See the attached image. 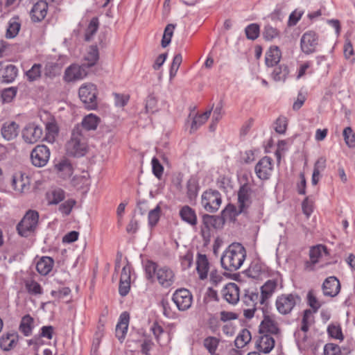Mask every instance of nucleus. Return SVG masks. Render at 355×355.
I'll return each instance as SVG.
<instances>
[{
    "mask_svg": "<svg viewBox=\"0 0 355 355\" xmlns=\"http://www.w3.org/2000/svg\"><path fill=\"white\" fill-rule=\"evenodd\" d=\"M1 131L3 137L8 141H10L17 137L19 125L15 121H8L3 124Z\"/></svg>",
    "mask_w": 355,
    "mask_h": 355,
    "instance_id": "a878e982",
    "label": "nucleus"
},
{
    "mask_svg": "<svg viewBox=\"0 0 355 355\" xmlns=\"http://www.w3.org/2000/svg\"><path fill=\"white\" fill-rule=\"evenodd\" d=\"M152 168L153 174L157 178H160L162 175L164 168L160 164L157 158L153 157L152 159Z\"/></svg>",
    "mask_w": 355,
    "mask_h": 355,
    "instance_id": "0e129e2a",
    "label": "nucleus"
},
{
    "mask_svg": "<svg viewBox=\"0 0 355 355\" xmlns=\"http://www.w3.org/2000/svg\"><path fill=\"white\" fill-rule=\"evenodd\" d=\"M343 137L346 144L349 148L355 146V133L350 127H347L343 130Z\"/></svg>",
    "mask_w": 355,
    "mask_h": 355,
    "instance_id": "3c124183",
    "label": "nucleus"
},
{
    "mask_svg": "<svg viewBox=\"0 0 355 355\" xmlns=\"http://www.w3.org/2000/svg\"><path fill=\"white\" fill-rule=\"evenodd\" d=\"M157 101L155 97L153 96H148L146 101V112L147 113H155L157 112Z\"/></svg>",
    "mask_w": 355,
    "mask_h": 355,
    "instance_id": "13d9d810",
    "label": "nucleus"
},
{
    "mask_svg": "<svg viewBox=\"0 0 355 355\" xmlns=\"http://www.w3.org/2000/svg\"><path fill=\"white\" fill-rule=\"evenodd\" d=\"M64 198V192L62 189H55L52 191L49 197L50 204H58Z\"/></svg>",
    "mask_w": 355,
    "mask_h": 355,
    "instance_id": "4d7b16f0",
    "label": "nucleus"
},
{
    "mask_svg": "<svg viewBox=\"0 0 355 355\" xmlns=\"http://www.w3.org/2000/svg\"><path fill=\"white\" fill-rule=\"evenodd\" d=\"M58 171L64 172L66 174H70L71 172V166L67 159H62L55 166Z\"/></svg>",
    "mask_w": 355,
    "mask_h": 355,
    "instance_id": "69168bd1",
    "label": "nucleus"
},
{
    "mask_svg": "<svg viewBox=\"0 0 355 355\" xmlns=\"http://www.w3.org/2000/svg\"><path fill=\"white\" fill-rule=\"evenodd\" d=\"M219 220L218 218L214 216L205 214L202 217V223L205 227L209 230L210 227H216V223Z\"/></svg>",
    "mask_w": 355,
    "mask_h": 355,
    "instance_id": "680f3d73",
    "label": "nucleus"
},
{
    "mask_svg": "<svg viewBox=\"0 0 355 355\" xmlns=\"http://www.w3.org/2000/svg\"><path fill=\"white\" fill-rule=\"evenodd\" d=\"M223 298L228 303L236 304L239 300V288L235 283L227 284L222 290Z\"/></svg>",
    "mask_w": 355,
    "mask_h": 355,
    "instance_id": "a211bd4d",
    "label": "nucleus"
},
{
    "mask_svg": "<svg viewBox=\"0 0 355 355\" xmlns=\"http://www.w3.org/2000/svg\"><path fill=\"white\" fill-rule=\"evenodd\" d=\"M12 186L16 191L20 193H26L31 189L30 178L23 173L15 174L12 177Z\"/></svg>",
    "mask_w": 355,
    "mask_h": 355,
    "instance_id": "4468645a",
    "label": "nucleus"
},
{
    "mask_svg": "<svg viewBox=\"0 0 355 355\" xmlns=\"http://www.w3.org/2000/svg\"><path fill=\"white\" fill-rule=\"evenodd\" d=\"M42 134V128L33 123L27 124L22 130V137L28 144H35L38 141Z\"/></svg>",
    "mask_w": 355,
    "mask_h": 355,
    "instance_id": "9b49d317",
    "label": "nucleus"
},
{
    "mask_svg": "<svg viewBox=\"0 0 355 355\" xmlns=\"http://www.w3.org/2000/svg\"><path fill=\"white\" fill-rule=\"evenodd\" d=\"M279 32L278 30L275 28H273L272 26L268 25L266 26L263 32V36L265 40L268 41H271L274 40L275 38L279 37Z\"/></svg>",
    "mask_w": 355,
    "mask_h": 355,
    "instance_id": "603ef678",
    "label": "nucleus"
},
{
    "mask_svg": "<svg viewBox=\"0 0 355 355\" xmlns=\"http://www.w3.org/2000/svg\"><path fill=\"white\" fill-rule=\"evenodd\" d=\"M17 68L11 64L5 65L0 62V78L2 82L12 83L17 76Z\"/></svg>",
    "mask_w": 355,
    "mask_h": 355,
    "instance_id": "4be33fe9",
    "label": "nucleus"
},
{
    "mask_svg": "<svg viewBox=\"0 0 355 355\" xmlns=\"http://www.w3.org/2000/svg\"><path fill=\"white\" fill-rule=\"evenodd\" d=\"M42 64H34L32 67L26 71V75L27 79L33 82L38 80L41 77L42 74Z\"/></svg>",
    "mask_w": 355,
    "mask_h": 355,
    "instance_id": "c03bdc74",
    "label": "nucleus"
},
{
    "mask_svg": "<svg viewBox=\"0 0 355 355\" xmlns=\"http://www.w3.org/2000/svg\"><path fill=\"white\" fill-rule=\"evenodd\" d=\"M279 332L277 322L270 316H265L260 324L259 333L261 334L277 335Z\"/></svg>",
    "mask_w": 355,
    "mask_h": 355,
    "instance_id": "b1692460",
    "label": "nucleus"
},
{
    "mask_svg": "<svg viewBox=\"0 0 355 355\" xmlns=\"http://www.w3.org/2000/svg\"><path fill=\"white\" fill-rule=\"evenodd\" d=\"M157 279L163 287L171 286L175 281L174 272L166 266L159 267L157 271Z\"/></svg>",
    "mask_w": 355,
    "mask_h": 355,
    "instance_id": "6ab92c4d",
    "label": "nucleus"
},
{
    "mask_svg": "<svg viewBox=\"0 0 355 355\" xmlns=\"http://www.w3.org/2000/svg\"><path fill=\"white\" fill-rule=\"evenodd\" d=\"M75 204L76 201L74 200H67L60 205L59 210L63 214L69 215Z\"/></svg>",
    "mask_w": 355,
    "mask_h": 355,
    "instance_id": "e2e57ef3",
    "label": "nucleus"
},
{
    "mask_svg": "<svg viewBox=\"0 0 355 355\" xmlns=\"http://www.w3.org/2000/svg\"><path fill=\"white\" fill-rule=\"evenodd\" d=\"M158 266L153 261H148L146 262L145 266V270L146 273V277L148 279H150L153 277L154 275L157 277V271L159 270Z\"/></svg>",
    "mask_w": 355,
    "mask_h": 355,
    "instance_id": "5fc2aeb1",
    "label": "nucleus"
},
{
    "mask_svg": "<svg viewBox=\"0 0 355 355\" xmlns=\"http://www.w3.org/2000/svg\"><path fill=\"white\" fill-rule=\"evenodd\" d=\"M318 46V36L313 31L304 33L300 40V47L302 51L309 55L316 51Z\"/></svg>",
    "mask_w": 355,
    "mask_h": 355,
    "instance_id": "9d476101",
    "label": "nucleus"
},
{
    "mask_svg": "<svg viewBox=\"0 0 355 355\" xmlns=\"http://www.w3.org/2000/svg\"><path fill=\"white\" fill-rule=\"evenodd\" d=\"M196 270L200 279L207 277L209 263L205 254H199L196 260Z\"/></svg>",
    "mask_w": 355,
    "mask_h": 355,
    "instance_id": "cd10ccee",
    "label": "nucleus"
},
{
    "mask_svg": "<svg viewBox=\"0 0 355 355\" xmlns=\"http://www.w3.org/2000/svg\"><path fill=\"white\" fill-rule=\"evenodd\" d=\"M18 341L19 335L16 331L3 334L0 337V348L3 351H10L16 347Z\"/></svg>",
    "mask_w": 355,
    "mask_h": 355,
    "instance_id": "dca6fc26",
    "label": "nucleus"
},
{
    "mask_svg": "<svg viewBox=\"0 0 355 355\" xmlns=\"http://www.w3.org/2000/svg\"><path fill=\"white\" fill-rule=\"evenodd\" d=\"M245 257V248L239 243H233L223 253L221 266L225 270L236 271L241 267Z\"/></svg>",
    "mask_w": 355,
    "mask_h": 355,
    "instance_id": "f257e3e1",
    "label": "nucleus"
},
{
    "mask_svg": "<svg viewBox=\"0 0 355 355\" xmlns=\"http://www.w3.org/2000/svg\"><path fill=\"white\" fill-rule=\"evenodd\" d=\"M175 27V26L172 24L166 26L162 40V46L163 48L166 47L170 44Z\"/></svg>",
    "mask_w": 355,
    "mask_h": 355,
    "instance_id": "a18cd8bd",
    "label": "nucleus"
},
{
    "mask_svg": "<svg viewBox=\"0 0 355 355\" xmlns=\"http://www.w3.org/2000/svg\"><path fill=\"white\" fill-rule=\"evenodd\" d=\"M219 342L220 340L218 338L214 336H209L204 340L203 345L211 355H214Z\"/></svg>",
    "mask_w": 355,
    "mask_h": 355,
    "instance_id": "a19ab883",
    "label": "nucleus"
},
{
    "mask_svg": "<svg viewBox=\"0 0 355 355\" xmlns=\"http://www.w3.org/2000/svg\"><path fill=\"white\" fill-rule=\"evenodd\" d=\"M87 74L85 64L81 66L72 64L67 67L64 72V79L67 82L75 81L84 78Z\"/></svg>",
    "mask_w": 355,
    "mask_h": 355,
    "instance_id": "ddd939ff",
    "label": "nucleus"
},
{
    "mask_svg": "<svg viewBox=\"0 0 355 355\" xmlns=\"http://www.w3.org/2000/svg\"><path fill=\"white\" fill-rule=\"evenodd\" d=\"M272 171V159L265 156L255 166V173L261 180H268Z\"/></svg>",
    "mask_w": 355,
    "mask_h": 355,
    "instance_id": "f8f14e48",
    "label": "nucleus"
},
{
    "mask_svg": "<svg viewBox=\"0 0 355 355\" xmlns=\"http://www.w3.org/2000/svg\"><path fill=\"white\" fill-rule=\"evenodd\" d=\"M307 298L309 306L314 310L315 312L317 311L320 307V304L318 302L312 291L308 293Z\"/></svg>",
    "mask_w": 355,
    "mask_h": 355,
    "instance_id": "774afa93",
    "label": "nucleus"
},
{
    "mask_svg": "<svg viewBox=\"0 0 355 355\" xmlns=\"http://www.w3.org/2000/svg\"><path fill=\"white\" fill-rule=\"evenodd\" d=\"M301 297L297 293H286L279 295L275 301V306L282 315H288L301 303Z\"/></svg>",
    "mask_w": 355,
    "mask_h": 355,
    "instance_id": "7ed1b4c3",
    "label": "nucleus"
},
{
    "mask_svg": "<svg viewBox=\"0 0 355 355\" xmlns=\"http://www.w3.org/2000/svg\"><path fill=\"white\" fill-rule=\"evenodd\" d=\"M277 284L275 280L267 281L261 288L260 304H263L272 295L277 288Z\"/></svg>",
    "mask_w": 355,
    "mask_h": 355,
    "instance_id": "7c9ffc66",
    "label": "nucleus"
},
{
    "mask_svg": "<svg viewBox=\"0 0 355 355\" xmlns=\"http://www.w3.org/2000/svg\"><path fill=\"white\" fill-rule=\"evenodd\" d=\"M48 12V3L46 1L40 0L36 2L31 10V17L34 22L42 21L46 16Z\"/></svg>",
    "mask_w": 355,
    "mask_h": 355,
    "instance_id": "f3484780",
    "label": "nucleus"
},
{
    "mask_svg": "<svg viewBox=\"0 0 355 355\" xmlns=\"http://www.w3.org/2000/svg\"><path fill=\"white\" fill-rule=\"evenodd\" d=\"M181 219L191 226H196L198 223L197 216L194 209L188 205L183 206L180 210Z\"/></svg>",
    "mask_w": 355,
    "mask_h": 355,
    "instance_id": "bb28decb",
    "label": "nucleus"
},
{
    "mask_svg": "<svg viewBox=\"0 0 355 355\" xmlns=\"http://www.w3.org/2000/svg\"><path fill=\"white\" fill-rule=\"evenodd\" d=\"M53 260L49 257H43L37 263V271L42 275H48L53 266Z\"/></svg>",
    "mask_w": 355,
    "mask_h": 355,
    "instance_id": "2f4dec72",
    "label": "nucleus"
},
{
    "mask_svg": "<svg viewBox=\"0 0 355 355\" xmlns=\"http://www.w3.org/2000/svg\"><path fill=\"white\" fill-rule=\"evenodd\" d=\"M281 58L282 53L279 49L276 46H272L266 53V64L269 67H272L279 62Z\"/></svg>",
    "mask_w": 355,
    "mask_h": 355,
    "instance_id": "c85d7f7f",
    "label": "nucleus"
},
{
    "mask_svg": "<svg viewBox=\"0 0 355 355\" xmlns=\"http://www.w3.org/2000/svg\"><path fill=\"white\" fill-rule=\"evenodd\" d=\"M182 62V57L181 54L178 53L174 56L169 71V77L171 80L176 76Z\"/></svg>",
    "mask_w": 355,
    "mask_h": 355,
    "instance_id": "09e8293b",
    "label": "nucleus"
},
{
    "mask_svg": "<svg viewBox=\"0 0 355 355\" xmlns=\"http://www.w3.org/2000/svg\"><path fill=\"white\" fill-rule=\"evenodd\" d=\"M21 28V24L17 17H12L8 21V26L6 33V37L7 38L15 37Z\"/></svg>",
    "mask_w": 355,
    "mask_h": 355,
    "instance_id": "f704fd0d",
    "label": "nucleus"
},
{
    "mask_svg": "<svg viewBox=\"0 0 355 355\" xmlns=\"http://www.w3.org/2000/svg\"><path fill=\"white\" fill-rule=\"evenodd\" d=\"M322 288L324 295L333 297L339 293L340 283L336 277L331 276L324 279Z\"/></svg>",
    "mask_w": 355,
    "mask_h": 355,
    "instance_id": "2eb2a0df",
    "label": "nucleus"
},
{
    "mask_svg": "<svg viewBox=\"0 0 355 355\" xmlns=\"http://www.w3.org/2000/svg\"><path fill=\"white\" fill-rule=\"evenodd\" d=\"M99 58L98 51L96 46H92L89 48L87 55L85 58L86 68L93 67L96 64Z\"/></svg>",
    "mask_w": 355,
    "mask_h": 355,
    "instance_id": "4c0bfd02",
    "label": "nucleus"
},
{
    "mask_svg": "<svg viewBox=\"0 0 355 355\" xmlns=\"http://www.w3.org/2000/svg\"><path fill=\"white\" fill-rule=\"evenodd\" d=\"M222 202L220 193L216 190H208L205 191L201 198V204L204 209L210 213H214L218 210Z\"/></svg>",
    "mask_w": 355,
    "mask_h": 355,
    "instance_id": "423d86ee",
    "label": "nucleus"
},
{
    "mask_svg": "<svg viewBox=\"0 0 355 355\" xmlns=\"http://www.w3.org/2000/svg\"><path fill=\"white\" fill-rule=\"evenodd\" d=\"M213 107L214 105L211 106L210 110L206 111L202 114L197 115L194 117L191 125V132L197 130L200 126H201L207 121L210 116Z\"/></svg>",
    "mask_w": 355,
    "mask_h": 355,
    "instance_id": "58836bf2",
    "label": "nucleus"
},
{
    "mask_svg": "<svg viewBox=\"0 0 355 355\" xmlns=\"http://www.w3.org/2000/svg\"><path fill=\"white\" fill-rule=\"evenodd\" d=\"M288 74V69L287 66L281 64L274 69L272 76L275 81H284L286 78Z\"/></svg>",
    "mask_w": 355,
    "mask_h": 355,
    "instance_id": "79ce46f5",
    "label": "nucleus"
},
{
    "mask_svg": "<svg viewBox=\"0 0 355 355\" xmlns=\"http://www.w3.org/2000/svg\"><path fill=\"white\" fill-rule=\"evenodd\" d=\"M324 355H341L340 347L335 344L328 343L324 348Z\"/></svg>",
    "mask_w": 355,
    "mask_h": 355,
    "instance_id": "338daca9",
    "label": "nucleus"
},
{
    "mask_svg": "<svg viewBox=\"0 0 355 355\" xmlns=\"http://www.w3.org/2000/svg\"><path fill=\"white\" fill-rule=\"evenodd\" d=\"M161 214V207L159 205L155 208L148 212V225L152 229L157 224Z\"/></svg>",
    "mask_w": 355,
    "mask_h": 355,
    "instance_id": "37998d69",
    "label": "nucleus"
},
{
    "mask_svg": "<svg viewBox=\"0 0 355 355\" xmlns=\"http://www.w3.org/2000/svg\"><path fill=\"white\" fill-rule=\"evenodd\" d=\"M287 128V119L286 117H279L275 123V130L279 134H284Z\"/></svg>",
    "mask_w": 355,
    "mask_h": 355,
    "instance_id": "052dcab7",
    "label": "nucleus"
},
{
    "mask_svg": "<svg viewBox=\"0 0 355 355\" xmlns=\"http://www.w3.org/2000/svg\"><path fill=\"white\" fill-rule=\"evenodd\" d=\"M328 334L336 339L343 340V335L341 328L339 325L331 324L327 328Z\"/></svg>",
    "mask_w": 355,
    "mask_h": 355,
    "instance_id": "864d4df0",
    "label": "nucleus"
},
{
    "mask_svg": "<svg viewBox=\"0 0 355 355\" xmlns=\"http://www.w3.org/2000/svg\"><path fill=\"white\" fill-rule=\"evenodd\" d=\"M187 196L191 200L196 197L198 190V187L196 180L191 178L188 180L187 184Z\"/></svg>",
    "mask_w": 355,
    "mask_h": 355,
    "instance_id": "8fccbe9b",
    "label": "nucleus"
},
{
    "mask_svg": "<svg viewBox=\"0 0 355 355\" xmlns=\"http://www.w3.org/2000/svg\"><path fill=\"white\" fill-rule=\"evenodd\" d=\"M78 94L87 109L94 110L96 107L97 89L95 85L92 83L83 85L79 89Z\"/></svg>",
    "mask_w": 355,
    "mask_h": 355,
    "instance_id": "39448f33",
    "label": "nucleus"
},
{
    "mask_svg": "<svg viewBox=\"0 0 355 355\" xmlns=\"http://www.w3.org/2000/svg\"><path fill=\"white\" fill-rule=\"evenodd\" d=\"M39 220V214L35 210L26 212L20 223L17 226L19 234L27 237L34 232L37 228Z\"/></svg>",
    "mask_w": 355,
    "mask_h": 355,
    "instance_id": "20e7f679",
    "label": "nucleus"
},
{
    "mask_svg": "<svg viewBox=\"0 0 355 355\" xmlns=\"http://www.w3.org/2000/svg\"><path fill=\"white\" fill-rule=\"evenodd\" d=\"M25 288L27 292L31 295H42L43 290L40 284L32 278L25 279L24 280Z\"/></svg>",
    "mask_w": 355,
    "mask_h": 355,
    "instance_id": "e433bc0d",
    "label": "nucleus"
},
{
    "mask_svg": "<svg viewBox=\"0 0 355 355\" xmlns=\"http://www.w3.org/2000/svg\"><path fill=\"white\" fill-rule=\"evenodd\" d=\"M58 135V127L54 121L46 123L45 140L49 143H53Z\"/></svg>",
    "mask_w": 355,
    "mask_h": 355,
    "instance_id": "c9c22d12",
    "label": "nucleus"
},
{
    "mask_svg": "<svg viewBox=\"0 0 355 355\" xmlns=\"http://www.w3.org/2000/svg\"><path fill=\"white\" fill-rule=\"evenodd\" d=\"M260 300L261 295H259L257 292L250 290L245 291V293L242 297V301L246 306V308L243 309V315L245 318L251 319L254 317L257 310V305L258 303H260Z\"/></svg>",
    "mask_w": 355,
    "mask_h": 355,
    "instance_id": "0eeeda50",
    "label": "nucleus"
},
{
    "mask_svg": "<svg viewBox=\"0 0 355 355\" xmlns=\"http://www.w3.org/2000/svg\"><path fill=\"white\" fill-rule=\"evenodd\" d=\"M172 300L178 309L181 311L188 310L193 303V295L187 288L177 289L172 297Z\"/></svg>",
    "mask_w": 355,
    "mask_h": 355,
    "instance_id": "6e6552de",
    "label": "nucleus"
},
{
    "mask_svg": "<svg viewBox=\"0 0 355 355\" xmlns=\"http://www.w3.org/2000/svg\"><path fill=\"white\" fill-rule=\"evenodd\" d=\"M33 323V318L27 314L21 318L19 329L25 336H28L32 333Z\"/></svg>",
    "mask_w": 355,
    "mask_h": 355,
    "instance_id": "72a5a7b5",
    "label": "nucleus"
},
{
    "mask_svg": "<svg viewBox=\"0 0 355 355\" xmlns=\"http://www.w3.org/2000/svg\"><path fill=\"white\" fill-rule=\"evenodd\" d=\"M252 193V189L248 184H245L241 187L238 192L240 211H243L251 204Z\"/></svg>",
    "mask_w": 355,
    "mask_h": 355,
    "instance_id": "aec40b11",
    "label": "nucleus"
},
{
    "mask_svg": "<svg viewBox=\"0 0 355 355\" xmlns=\"http://www.w3.org/2000/svg\"><path fill=\"white\" fill-rule=\"evenodd\" d=\"M275 339L269 334H262L256 341V348L264 354H268L275 347Z\"/></svg>",
    "mask_w": 355,
    "mask_h": 355,
    "instance_id": "412c9836",
    "label": "nucleus"
},
{
    "mask_svg": "<svg viewBox=\"0 0 355 355\" xmlns=\"http://www.w3.org/2000/svg\"><path fill=\"white\" fill-rule=\"evenodd\" d=\"M17 89L16 87H11L4 89L1 92V98L3 103H10L16 96Z\"/></svg>",
    "mask_w": 355,
    "mask_h": 355,
    "instance_id": "49530a36",
    "label": "nucleus"
},
{
    "mask_svg": "<svg viewBox=\"0 0 355 355\" xmlns=\"http://www.w3.org/2000/svg\"><path fill=\"white\" fill-rule=\"evenodd\" d=\"M98 28V20L94 17L90 21L85 33V40L89 41Z\"/></svg>",
    "mask_w": 355,
    "mask_h": 355,
    "instance_id": "de8ad7c7",
    "label": "nucleus"
},
{
    "mask_svg": "<svg viewBox=\"0 0 355 355\" xmlns=\"http://www.w3.org/2000/svg\"><path fill=\"white\" fill-rule=\"evenodd\" d=\"M327 249L322 245H318L311 248L309 252L310 260L313 264L319 262L323 257H327Z\"/></svg>",
    "mask_w": 355,
    "mask_h": 355,
    "instance_id": "473e14b6",
    "label": "nucleus"
},
{
    "mask_svg": "<svg viewBox=\"0 0 355 355\" xmlns=\"http://www.w3.org/2000/svg\"><path fill=\"white\" fill-rule=\"evenodd\" d=\"M88 150L87 138L79 125H76L71 132V139L66 144V150L69 155L83 157Z\"/></svg>",
    "mask_w": 355,
    "mask_h": 355,
    "instance_id": "f03ea898",
    "label": "nucleus"
},
{
    "mask_svg": "<svg viewBox=\"0 0 355 355\" xmlns=\"http://www.w3.org/2000/svg\"><path fill=\"white\" fill-rule=\"evenodd\" d=\"M130 288V267L128 266H125L123 268L121 274V278H120V283H119V291L121 296H125Z\"/></svg>",
    "mask_w": 355,
    "mask_h": 355,
    "instance_id": "393cba45",
    "label": "nucleus"
},
{
    "mask_svg": "<svg viewBox=\"0 0 355 355\" xmlns=\"http://www.w3.org/2000/svg\"><path fill=\"white\" fill-rule=\"evenodd\" d=\"M100 118L93 114L85 116L81 124H78L86 135L87 131L94 130L100 123Z\"/></svg>",
    "mask_w": 355,
    "mask_h": 355,
    "instance_id": "c756f323",
    "label": "nucleus"
},
{
    "mask_svg": "<svg viewBox=\"0 0 355 355\" xmlns=\"http://www.w3.org/2000/svg\"><path fill=\"white\" fill-rule=\"evenodd\" d=\"M130 316L127 312H123L116 327V336L122 343L127 334Z\"/></svg>",
    "mask_w": 355,
    "mask_h": 355,
    "instance_id": "5701e85b",
    "label": "nucleus"
},
{
    "mask_svg": "<svg viewBox=\"0 0 355 355\" xmlns=\"http://www.w3.org/2000/svg\"><path fill=\"white\" fill-rule=\"evenodd\" d=\"M150 330L153 332L157 342L161 344L162 337L163 335L166 334L163 328L157 322H155L150 327Z\"/></svg>",
    "mask_w": 355,
    "mask_h": 355,
    "instance_id": "bf43d9fd",
    "label": "nucleus"
},
{
    "mask_svg": "<svg viewBox=\"0 0 355 355\" xmlns=\"http://www.w3.org/2000/svg\"><path fill=\"white\" fill-rule=\"evenodd\" d=\"M50 150L44 145H38L31 153L32 164L37 167L44 166L49 160Z\"/></svg>",
    "mask_w": 355,
    "mask_h": 355,
    "instance_id": "1a4fd4ad",
    "label": "nucleus"
},
{
    "mask_svg": "<svg viewBox=\"0 0 355 355\" xmlns=\"http://www.w3.org/2000/svg\"><path fill=\"white\" fill-rule=\"evenodd\" d=\"M245 34L248 39L254 40L259 34V26L256 24H252L245 28Z\"/></svg>",
    "mask_w": 355,
    "mask_h": 355,
    "instance_id": "6e6d98bb",
    "label": "nucleus"
},
{
    "mask_svg": "<svg viewBox=\"0 0 355 355\" xmlns=\"http://www.w3.org/2000/svg\"><path fill=\"white\" fill-rule=\"evenodd\" d=\"M251 333L249 330L243 329L236 336L234 343L237 348H243L251 340Z\"/></svg>",
    "mask_w": 355,
    "mask_h": 355,
    "instance_id": "ea45409f",
    "label": "nucleus"
}]
</instances>
